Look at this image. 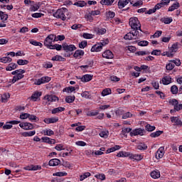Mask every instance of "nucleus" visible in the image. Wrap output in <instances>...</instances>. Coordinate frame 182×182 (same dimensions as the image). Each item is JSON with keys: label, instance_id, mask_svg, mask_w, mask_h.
Listing matches in <instances>:
<instances>
[{"label": "nucleus", "instance_id": "nucleus-14", "mask_svg": "<svg viewBox=\"0 0 182 182\" xmlns=\"http://www.w3.org/2000/svg\"><path fill=\"white\" fill-rule=\"evenodd\" d=\"M103 46L102 44H96L93 46L91 48V52H100L102 49Z\"/></svg>", "mask_w": 182, "mask_h": 182}, {"label": "nucleus", "instance_id": "nucleus-56", "mask_svg": "<svg viewBox=\"0 0 182 182\" xmlns=\"http://www.w3.org/2000/svg\"><path fill=\"white\" fill-rule=\"evenodd\" d=\"M115 16L114 12L109 11L108 12L106 13V16L109 19L113 18V17Z\"/></svg>", "mask_w": 182, "mask_h": 182}, {"label": "nucleus", "instance_id": "nucleus-63", "mask_svg": "<svg viewBox=\"0 0 182 182\" xmlns=\"http://www.w3.org/2000/svg\"><path fill=\"white\" fill-rule=\"evenodd\" d=\"M105 33H106V28H99L97 29L98 35H105Z\"/></svg>", "mask_w": 182, "mask_h": 182}, {"label": "nucleus", "instance_id": "nucleus-8", "mask_svg": "<svg viewBox=\"0 0 182 182\" xmlns=\"http://www.w3.org/2000/svg\"><path fill=\"white\" fill-rule=\"evenodd\" d=\"M41 96L42 92L36 91L31 95V97L29 99L30 100H33V102H36V100H38V98L41 97Z\"/></svg>", "mask_w": 182, "mask_h": 182}, {"label": "nucleus", "instance_id": "nucleus-52", "mask_svg": "<svg viewBox=\"0 0 182 182\" xmlns=\"http://www.w3.org/2000/svg\"><path fill=\"white\" fill-rule=\"evenodd\" d=\"M23 73H25V70H16L15 71H13L11 73V75H23Z\"/></svg>", "mask_w": 182, "mask_h": 182}, {"label": "nucleus", "instance_id": "nucleus-45", "mask_svg": "<svg viewBox=\"0 0 182 182\" xmlns=\"http://www.w3.org/2000/svg\"><path fill=\"white\" fill-rule=\"evenodd\" d=\"M145 129L146 132H154V130H156V127L151 126L150 124H146Z\"/></svg>", "mask_w": 182, "mask_h": 182}, {"label": "nucleus", "instance_id": "nucleus-12", "mask_svg": "<svg viewBox=\"0 0 182 182\" xmlns=\"http://www.w3.org/2000/svg\"><path fill=\"white\" fill-rule=\"evenodd\" d=\"M44 100H47L48 102H56V100H59V98H58L56 95H46L44 97Z\"/></svg>", "mask_w": 182, "mask_h": 182}, {"label": "nucleus", "instance_id": "nucleus-60", "mask_svg": "<svg viewBox=\"0 0 182 182\" xmlns=\"http://www.w3.org/2000/svg\"><path fill=\"white\" fill-rule=\"evenodd\" d=\"M130 117H133V114L129 112L123 114L122 115V119H129Z\"/></svg>", "mask_w": 182, "mask_h": 182}, {"label": "nucleus", "instance_id": "nucleus-37", "mask_svg": "<svg viewBox=\"0 0 182 182\" xmlns=\"http://www.w3.org/2000/svg\"><path fill=\"white\" fill-rule=\"evenodd\" d=\"M82 97H85V99H92V96L90 95V93L87 91L82 92L81 93Z\"/></svg>", "mask_w": 182, "mask_h": 182}, {"label": "nucleus", "instance_id": "nucleus-10", "mask_svg": "<svg viewBox=\"0 0 182 182\" xmlns=\"http://www.w3.org/2000/svg\"><path fill=\"white\" fill-rule=\"evenodd\" d=\"M57 122H59V118L56 117L44 119V122H46L47 124H50V123H56Z\"/></svg>", "mask_w": 182, "mask_h": 182}, {"label": "nucleus", "instance_id": "nucleus-58", "mask_svg": "<svg viewBox=\"0 0 182 182\" xmlns=\"http://www.w3.org/2000/svg\"><path fill=\"white\" fill-rule=\"evenodd\" d=\"M130 132H132V129L131 128H122V133L123 134V136H126V133H130Z\"/></svg>", "mask_w": 182, "mask_h": 182}, {"label": "nucleus", "instance_id": "nucleus-24", "mask_svg": "<svg viewBox=\"0 0 182 182\" xmlns=\"http://www.w3.org/2000/svg\"><path fill=\"white\" fill-rule=\"evenodd\" d=\"M36 134V131H30L27 132H23L22 136H23V137H31V136H35Z\"/></svg>", "mask_w": 182, "mask_h": 182}, {"label": "nucleus", "instance_id": "nucleus-32", "mask_svg": "<svg viewBox=\"0 0 182 182\" xmlns=\"http://www.w3.org/2000/svg\"><path fill=\"white\" fill-rule=\"evenodd\" d=\"M29 42L31 45H33L34 46H40V48H42L43 46V44H42V43L38 42L34 40H30Z\"/></svg>", "mask_w": 182, "mask_h": 182}, {"label": "nucleus", "instance_id": "nucleus-7", "mask_svg": "<svg viewBox=\"0 0 182 182\" xmlns=\"http://www.w3.org/2000/svg\"><path fill=\"white\" fill-rule=\"evenodd\" d=\"M77 79H81L82 82H90L92 79H93V75H85L82 77H76Z\"/></svg>", "mask_w": 182, "mask_h": 182}, {"label": "nucleus", "instance_id": "nucleus-38", "mask_svg": "<svg viewBox=\"0 0 182 182\" xmlns=\"http://www.w3.org/2000/svg\"><path fill=\"white\" fill-rule=\"evenodd\" d=\"M131 36L132 38H135L134 39H137L139 38V31L137 30H133V31L131 32Z\"/></svg>", "mask_w": 182, "mask_h": 182}, {"label": "nucleus", "instance_id": "nucleus-33", "mask_svg": "<svg viewBox=\"0 0 182 182\" xmlns=\"http://www.w3.org/2000/svg\"><path fill=\"white\" fill-rule=\"evenodd\" d=\"M151 177H152V178H159L160 172L157 171H154L151 172Z\"/></svg>", "mask_w": 182, "mask_h": 182}, {"label": "nucleus", "instance_id": "nucleus-31", "mask_svg": "<svg viewBox=\"0 0 182 182\" xmlns=\"http://www.w3.org/2000/svg\"><path fill=\"white\" fill-rule=\"evenodd\" d=\"M163 134V131H156L155 132H153L150 134V137L156 138L159 137V136H161Z\"/></svg>", "mask_w": 182, "mask_h": 182}, {"label": "nucleus", "instance_id": "nucleus-46", "mask_svg": "<svg viewBox=\"0 0 182 182\" xmlns=\"http://www.w3.org/2000/svg\"><path fill=\"white\" fill-rule=\"evenodd\" d=\"M91 174L89 172L85 173L83 175L80 176V181H83L85 178H87V177H90Z\"/></svg>", "mask_w": 182, "mask_h": 182}, {"label": "nucleus", "instance_id": "nucleus-11", "mask_svg": "<svg viewBox=\"0 0 182 182\" xmlns=\"http://www.w3.org/2000/svg\"><path fill=\"white\" fill-rule=\"evenodd\" d=\"M83 55H85V51L82 50H77L73 54V56L75 59H80Z\"/></svg>", "mask_w": 182, "mask_h": 182}, {"label": "nucleus", "instance_id": "nucleus-25", "mask_svg": "<svg viewBox=\"0 0 182 182\" xmlns=\"http://www.w3.org/2000/svg\"><path fill=\"white\" fill-rule=\"evenodd\" d=\"M51 60H55L56 62H65L66 59L60 55H55L52 58Z\"/></svg>", "mask_w": 182, "mask_h": 182}, {"label": "nucleus", "instance_id": "nucleus-19", "mask_svg": "<svg viewBox=\"0 0 182 182\" xmlns=\"http://www.w3.org/2000/svg\"><path fill=\"white\" fill-rule=\"evenodd\" d=\"M23 77H25V75L23 74H17L13 77L12 82L15 83L16 82H18V80L23 79Z\"/></svg>", "mask_w": 182, "mask_h": 182}, {"label": "nucleus", "instance_id": "nucleus-3", "mask_svg": "<svg viewBox=\"0 0 182 182\" xmlns=\"http://www.w3.org/2000/svg\"><path fill=\"white\" fill-rule=\"evenodd\" d=\"M63 50H65V58H70L72 56V52L76 50V46L75 45H68L67 43H63Z\"/></svg>", "mask_w": 182, "mask_h": 182}, {"label": "nucleus", "instance_id": "nucleus-41", "mask_svg": "<svg viewBox=\"0 0 182 182\" xmlns=\"http://www.w3.org/2000/svg\"><path fill=\"white\" fill-rule=\"evenodd\" d=\"M171 92L172 95H177V93H178V87H177V85H173L171 87Z\"/></svg>", "mask_w": 182, "mask_h": 182}, {"label": "nucleus", "instance_id": "nucleus-15", "mask_svg": "<svg viewBox=\"0 0 182 182\" xmlns=\"http://www.w3.org/2000/svg\"><path fill=\"white\" fill-rule=\"evenodd\" d=\"M59 164H60V160L58 159H53L49 161V166H51L52 167L59 166Z\"/></svg>", "mask_w": 182, "mask_h": 182}, {"label": "nucleus", "instance_id": "nucleus-40", "mask_svg": "<svg viewBox=\"0 0 182 182\" xmlns=\"http://www.w3.org/2000/svg\"><path fill=\"white\" fill-rule=\"evenodd\" d=\"M112 94V90L110 88H107L102 90V96H107V95Z\"/></svg>", "mask_w": 182, "mask_h": 182}, {"label": "nucleus", "instance_id": "nucleus-49", "mask_svg": "<svg viewBox=\"0 0 182 182\" xmlns=\"http://www.w3.org/2000/svg\"><path fill=\"white\" fill-rule=\"evenodd\" d=\"M76 6H80V8H83V6H86V2L83 1H79L74 4Z\"/></svg>", "mask_w": 182, "mask_h": 182}, {"label": "nucleus", "instance_id": "nucleus-53", "mask_svg": "<svg viewBox=\"0 0 182 182\" xmlns=\"http://www.w3.org/2000/svg\"><path fill=\"white\" fill-rule=\"evenodd\" d=\"M124 38L125 39V41H131L132 39H135L134 37L132 36V32L127 33L124 36Z\"/></svg>", "mask_w": 182, "mask_h": 182}, {"label": "nucleus", "instance_id": "nucleus-9", "mask_svg": "<svg viewBox=\"0 0 182 182\" xmlns=\"http://www.w3.org/2000/svg\"><path fill=\"white\" fill-rule=\"evenodd\" d=\"M113 53L109 50L102 53V58H105V59H113Z\"/></svg>", "mask_w": 182, "mask_h": 182}, {"label": "nucleus", "instance_id": "nucleus-59", "mask_svg": "<svg viewBox=\"0 0 182 182\" xmlns=\"http://www.w3.org/2000/svg\"><path fill=\"white\" fill-rule=\"evenodd\" d=\"M169 104L172 105V106H173L175 108L176 106H177V105H178V101L176 99H172L169 101Z\"/></svg>", "mask_w": 182, "mask_h": 182}, {"label": "nucleus", "instance_id": "nucleus-17", "mask_svg": "<svg viewBox=\"0 0 182 182\" xmlns=\"http://www.w3.org/2000/svg\"><path fill=\"white\" fill-rule=\"evenodd\" d=\"M130 0H119L118 2V6L119 9H123L127 4H129Z\"/></svg>", "mask_w": 182, "mask_h": 182}, {"label": "nucleus", "instance_id": "nucleus-57", "mask_svg": "<svg viewBox=\"0 0 182 182\" xmlns=\"http://www.w3.org/2000/svg\"><path fill=\"white\" fill-rule=\"evenodd\" d=\"M86 46H87V41H82L79 43V48H80V49H85Z\"/></svg>", "mask_w": 182, "mask_h": 182}, {"label": "nucleus", "instance_id": "nucleus-64", "mask_svg": "<svg viewBox=\"0 0 182 182\" xmlns=\"http://www.w3.org/2000/svg\"><path fill=\"white\" fill-rule=\"evenodd\" d=\"M139 46H147L149 45V41H142L138 43Z\"/></svg>", "mask_w": 182, "mask_h": 182}, {"label": "nucleus", "instance_id": "nucleus-50", "mask_svg": "<svg viewBox=\"0 0 182 182\" xmlns=\"http://www.w3.org/2000/svg\"><path fill=\"white\" fill-rule=\"evenodd\" d=\"M100 137H103L104 139H107L109 137V131H102L100 133Z\"/></svg>", "mask_w": 182, "mask_h": 182}, {"label": "nucleus", "instance_id": "nucleus-1", "mask_svg": "<svg viewBox=\"0 0 182 182\" xmlns=\"http://www.w3.org/2000/svg\"><path fill=\"white\" fill-rule=\"evenodd\" d=\"M52 42H55V34L48 35L45 41L44 46L49 49H56V50H62V46L59 44L52 45Z\"/></svg>", "mask_w": 182, "mask_h": 182}, {"label": "nucleus", "instance_id": "nucleus-18", "mask_svg": "<svg viewBox=\"0 0 182 182\" xmlns=\"http://www.w3.org/2000/svg\"><path fill=\"white\" fill-rule=\"evenodd\" d=\"M41 169H42V166L39 165H36V166L32 165L31 166L26 167V170H28V171L32 170L33 171H36V170H41Z\"/></svg>", "mask_w": 182, "mask_h": 182}, {"label": "nucleus", "instance_id": "nucleus-20", "mask_svg": "<svg viewBox=\"0 0 182 182\" xmlns=\"http://www.w3.org/2000/svg\"><path fill=\"white\" fill-rule=\"evenodd\" d=\"M16 68H18V65H16V63H11L9 64V65L6 68V70L7 71L14 70L16 69Z\"/></svg>", "mask_w": 182, "mask_h": 182}, {"label": "nucleus", "instance_id": "nucleus-28", "mask_svg": "<svg viewBox=\"0 0 182 182\" xmlns=\"http://www.w3.org/2000/svg\"><path fill=\"white\" fill-rule=\"evenodd\" d=\"M60 112H65V107H59L55 108L52 110V114H56V113H60Z\"/></svg>", "mask_w": 182, "mask_h": 182}, {"label": "nucleus", "instance_id": "nucleus-62", "mask_svg": "<svg viewBox=\"0 0 182 182\" xmlns=\"http://www.w3.org/2000/svg\"><path fill=\"white\" fill-rule=\"evenodd\" d=\"M20 119L25 120V119H29V114L28 113H21L20 114Z\"/></svg>", "mask_w": 182, "mask_h": 182}, {"label": "nucleus", "instance_id": "nucleus-5", "mask_svg": "<svg viewBox=\"0 0 182 182\" xmlns=\"http://www.w3.org/2000/svg\"><path fill=\"white\" fill-rule=\"evenodd\" d=\"M48 82H50V77H42L41 78L36 81L35 85H37V86H40V85H42L43 83H48Z\"/></svg>", "mask_w": 182, "mask_h": 182}, {"label": "nucleus", "instance_id": "nucleus-51", "mask_svg": "<svg viewBox=\"0 0 182 182\" xmlns=\"http://www.w3.org/2000/svg\"><path fill=\"white\" fill-rule=\"evenodd\" d=\"M40 8H41V4H35L34 6H31V7L30 8V11L31 12H35L38 11V9H39Z\"/></svg>", "mask_w": 182, "mask_h": 182}, {"label": "nucleus", "instance_id": "nucleus-61", "mask_svg": "<svg viewBox=\"0 0 182 182\" xmlns=\"http://www.w3.org/2000/svg\"><path fill=\"white\" fill-rule=\"evenodd\" d=\"M82 38L85 39H92L93 38V35L87 33H84L82 35Z\"/></svg>", "mask_w": 182, "mask_h": 182}, {"label": "nucleus", "instance_id": "nucleus-29", "mask_svg": "<svg viewBox=\"0 0 182 182\" xmlns=\"http://www.w3.org/2000/svg\"><path fill=\"white\" fill-rule=\"evenodd\" d=\"M9 97H11V95H9V93L6 94H4L3 96L1 97V102L2 103H6V102H8V99H9Z\"/></svg>", "mask_w": 182, "mask_h": 182}, {"label": "nucleus", "instance_id": "nucleus-23", "mask_svg": "<svg viewBox=\"0 0 182 182\" xmlns=\"http://www.w3.org/2000/svg\"><path fill=\"white\" fill-rule=\"evenodd\" d=\"M180 8V3L173 4L168 8V12H173L175 9H178Z\"/></svg>", "mask_w": 182, "mask_h": 182}, {"label": "nucleus", "instance_id": "nucleus-34", "mask_svg": "<svg viewBox=\"0 0 182 182\" xmlns=\"http://www.w3.org/2000/svg\"><path fill=\"white\" fill-rule=\"evenodd\" d=\"M138 150H147V145L144 143H139L137 145Z\"/></svg>", "mask_w": 182, "mask_h": 182}, {"label": "nucleus", "instance_id": "nucleus-54", "mask_svg": "<svg viewBox=\"0 0 182 182\" xmlns=\"http://www.w3.org/2000/svg\"><path fill=\"white\" fill-rule=\"evenodd\" d=\"M17 63L18 65H28L29 63V61H28L27 60H17Z\"/></svg>", "mask_w": 182, "mask_h": 182}, {"label": "nucleus", "instance_id": "nucleus-27", "mask_svg": "<svg viewBox=\"0 0 182 182\" xmlns=\"http://www.w3.org/2000/svg\"><path fill=\"white\" fill-rule=\"evenodd\" d=\"M75 99H76V97H75V95L67 96V97H65V102H66V103H73L75 102Z\"/></svg>", "mask_w": 182, "mask_h": 182}, {"label": "nucleus", "instance_id": "nucleus-21", "mask_svg": "<svg viewBox=\"0 0 182 182\" xmlns=\"http://www.w3.org/2000/svg\"><path fill=\"white\" fill-rule=\"evenodd\" d=\"M131 159L132 160H136L137 161H140V160H143V156H141V154H132Z\"/></svg>", "mask_w": 182, "mask_h": 182}, {"label": "nucleus", "instance_id": "nucleus-4", "mask_svg": "<svg viewBox=\"0 0 182 182\" xmlns=\"http://www.w3.org/2000/svg\"><path fill=\"white\" fill-rule=\"evenodd\" d=\"M66 12L68 9L63 8L58 9L55 13L53 14V16L58 19H62V21H66Z\"/></svg>", "mask_w": 182, "mask_h": 182}, {"label": "nucleus", "instance_id": "nucleus-2", "mask_svg": "<svg viewBox=\"0 0 182 182\" xmlns=\"http://www.w3.org/2000/svg\"><path fill=\"white\" fill-rule=\"evenodd\" d=\"M129 24L134 31H140L142 32L141 24L137 17H131L129 18Z\"/></svg>", "mask_w": 182, "mask_h": 182}, {"label": "nucleus", "instance_id": "nucleus-47", "mask_svg": "<svg viewBox=\"0 0 182 182\" xmlns=\"http://www.w3.org/2000/svg\"><path fill=\"white\" fill-rule=\"evenodd\" d=\"M68 173L66 172H56L53 174L54 176L57 177H65V176H67Z\"/></svg>", "mask_w": 182, "mask_h": 182}, {"label": "nucleus", "instance_id": "nucleus-42", "mask_svg": "<svg viewBox=\"0 0 182 182\" xmlns=\"http://www.w3.org/2000/svg\"><path fill=\"white\" fill-rule=\"evenodd\" d=\"M162 22H164V23H166V25H168V23H171L173 22V18H162Z\"/></svg>", "mask_w": 182, "mask_h": 182}, {"label": "nucleus", "instance_id": "nucleus-55", "mask_svg": "<svg viewBox=\"0 0 182 182\" xmlns=\"http://www.w3.org/2000/svg\"><path fill=\"white\" fill-rule=\"evenodd\" d=\"M54 41H55V42H58V41H65V36L62 35V36H58L56 37V36L54 35Z\"/></svg>", "mask_w": 182, "mask_h": 182}, {"label": "nucleus", "instance_id": "nucleus-43", "mask_svg": "<svg viewBox=\"0 0 182 182\" xmlns=\"http://www.w3.org/2000/svg\"><path fill=\"white\" fill-rule=\"evenodd\" d=\"M175 67H176V65L170 62L168 64H166V70H173V68Z\"/></svg>", "mask_w": 182, "mask_h": 182}, {"label": "nucleus", "instance_id": "nucleus-26", "mask_svg": "<svg viewBox=\"0 0 182 182\" xmlns=\"http://www.w3.org/2000/svg\"><path fill=\"white\" fill-rule=\"evenodd\" d=\"M113 2H114V0H101L100 4L110 6L113 5Z\"/></svg>", "mask_w": 182, "mask_h": 182}, {"label": "nucleus", "instance_id": "nucleus-6", "mask_svg": "<svg viewBox=\"0 0 182 182\" xmlns=\"http://www.w3.org/2000/svg\"><path fill=\"white\" fill-rule=\"evenodd\" d=\"M163 156H164V148L163 146H161L156 151L155 157L157 159V160H159V159H163Z\"/></svg>", "mask_w": 182, "mask_h": 182}, {"label": "nucleus", "instance_id": "nucleus-39", "mask_svg": "<svg viewBox=\"0 0 182 182\" xmlns=\"http://www.w3.org/2000/svg\"><path fill=\"white\" fill-rule=\"evenodd\" d=\"M0 18L2 22H5L8 19V14H4L3 11H0Z\"/></svg>", "mask_w": 182, "mask_h": 182}, {"label": "nucleus", "instance_id": "nucleus-36", "mask_svg": "<svg viewBox=\"0 0 182 182\" xmlns=\"http://www.w3.org/2000/svg\"><path fill=\"white\" fill-rule=\"evenodd\" d=\"M76 90V88L75 87H68L63 89V92H67L68 93H72V92H75Z\"/></svg>", "mask_w": 182, "mask_h": 182}, {"label": "nucleus", "instance_id": "nucleus-30", "mask_svg": "<svg viewBox=\"0 0 182 182\" xmlns=\"http://www.w3.org/2000/svg\"><path fill=\"white\" fill-rule=\"evenodd\" d=\"M0 62L2 63H9L10 62H12V58H11V57H3L0 58Z\"/></svg>", "mask_w": 182, "mask_h": 182}, {"label": "nucleus", "instance_id": "nucleus-35", "mask_svg": "<svg viewBox=\"0 0 182 182\" xmlns=\"http://www.w3.org/2000/svg\"><path fill=\"white\" fill-rule=\"evenodd\" d=\"M33 129V125L29 122H25L24 130H32Z\"/></svg>", "mask_w": 182, "mask_h": 182}, {"label": "nucleus", "instance_id": "nucleus-48", "mask_svg": "<svg viewBox=\"0 0 182 182\" xmlns=\"http://www.w3.org/2000/svg\"><path fill=\"white\" fill-rule=\"evenodd\" d=\"M99 114V112L96 110L89 111L87 112V116L92 117V116H97Z\"/></svg>", "mask_w": 182, "mask_h": 182}, {"label": "nucleus", "instance_id": "nucleus-44", "mask_svg": "<svg viewBox=\"0 0 182 182\" xmlns=\"http://www.w3.org/2000/svg\"><path fill=\"white\" fill-rule=\"evenodd\" d=\"M170 50L172 53H176V52H177V50H178V45L177 43L173 44L170 48Z\"/></svg>", "mask_w": 182, "mask_h": 182}, {"label": "nucleus", "instance_id": "nucleus-22", "mask_svg": "<svg viewBox=\"0 0 182 182\" xmlns=\"http://www.w3.org/2000/svg\"><path fill=\"white\" fill-rule=\"evenodd\" d=\"M171 82V78L170 76H166L162 78L163 85H170Z\"/></svg>", "mask_w": 182, "mask_h": 182}, {"label": "nucleus", "instance_id": "nucleus-13", "mask_svg": "<svg viewBox=\"0 0 182 182\" xmlns=\"http://www.w3.org/2000/svg\"><path fill=\"white\" fill-rule=\"evenodd\" d=\"M144 131L141 129H136L130 132V136H143Z\"/></svg>", "mask_w": 182, "mask_h": 182}, {"label": "nucleus", "instance_id": "nucleus-16", "mask_svg": "<svg viewBox=\"0 0 182 182\" xmlns=\"http://www.w3.org/2000/svg\"><path fill=\"white\" fill-rule=\"evenodd\" d=\"M171 121L175 123L176 126H182V122L177 117H171Z\"/></svg>", "mask_w": 182, "mask_h": 182}]
</instances>
